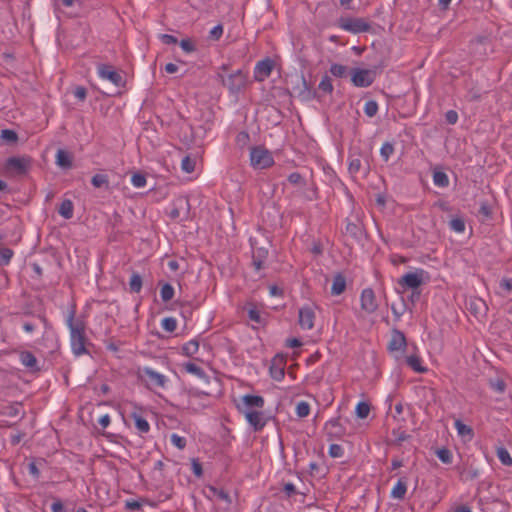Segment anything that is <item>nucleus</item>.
Wrapping results in <instances>:
<instances>
[{
    "label": "nucleus",
    "mask_w": 512,
    "mask_h": 512,
    "mask_svg": "<svg viewBox=\"0 0 512 512\" xmlns=\"http://www.w3.org/2000/svg\"><path fill=\"white\" fill-rule=\"evenodd\" d=\"M67 325L70 330V344L75 356L88 354L86 344L88 339L85 334V323L82 320L75 319V310L72 309L67 317Z\"/></svg>",
    "instance_id": "nucleus-1"
},
{
    "label": "nucleus",
    "mask_w": 512,
    "mask_h": 512,
    "mask_svg": "<svg viewBox=\"0 0 512 512\" xmlns=\"http://www.w3.org/2000/svg\"><path fill=\"white\" fill-rule=\"evenodd\" d=\"M252 249V265L256 271L265 267V261L269 254V241L261 234L250 237Z\"/></svg>",
    "instance_id": "nucleus-2"
},
{
    "label": "nucleus",
    "mask_w": 512,
    "mask_h": 512,
    "mask_svg": "<svg viewBox=\"0 0 512 512\" xmlns=\"http://www.w3.org/2000/svg\"><path fill=\"white\" fill-rule=\"evenodd\" d=\"M250 164L254 169H267L274 164V158L264 146H254L250 148Z\"/></svg>",
    "instance_id": "nucleus-3"
},
{
    "label": "nucleus",
    "mask_w": 512,
    "mask_h": 512,
    "mask_svg": "<svg viewBox=\"0 0 512 512\" xmlns=\"http://www.w3.org/2000/svg\"><path fill=\"white\" fill-rule=\"evenodd\" d=\"M138 378L150 390L156 388H164L167 383V378L163 374L153 370L150 367H143L138 370Z\"/></svg>",
    "instance_id": "nucleus-4"
},
{
    "label": "nucleus",
    "mask_w": 512,
    "mask_h": 512,
    "mask_svg": "<svg viewBox=\"0 0 512 512\" xmlns=\"http://www.w3.org/2000/svg\"><path fill=\"white\" fill-rule=\"evenodd\" d=\"M337 25L339 28L353 34L369 32L371 30L370 23L364 18L340 17Z\"/></svg>",
    "instance_id": "nucleus-5"
},
{
    "label": "nucleus",
    "mask_w": 512,
    "mask_h": 512,
    "mask_svg": "<svg viewBox=\"0 0 512 512\" xmlns=\"http://www.w3.org/2000/svg\"><path fill=\"white\" fill-rule=\"evenodd\" d=\"M222 84L228 88L231 94H238L247 84V74L242 70H237L234 73L225 77L219 74Z\"/></svg>",
    "instance_id": "nucleus-6"
},
{
    "label": "nucleus",
    "mask_w": 512,
    "mask_h": 512,
    "mask_svg": "<svg viewBox=\"0 0 512 512\" xmlns=\"http://www.w3.org/2000/svg\"><path fill=\"white\" fill-rule=\"evenodd\" d=\"M376 78V72L371 69L354 68L351 70V81L356 87H368Z\"/></svg>",
    "instance_id": "nucleus-7"
},
{
    "label": "nucleus",
    "mask_w": 512,
    "mask_h": 512,
    "mask_svg": "<svg viewBox=\"0 0 512 512\" xmlns=\"http://www.w3.org/2000/svg\"><path fill=\"white\" fill-rule=\"evenodd\" d=\"M31 167V158L28 156L10 157L6 160L5 168L17 175H24Z\"/></svg>",
    "instance_id": "nucleus-8"
},
{
    "label": "nucleus",
    "mask_w": 512,
    "mask_h": 512,
    "mask_svg": "<svg viewBox=\"0 0 512 512\" xmlns=\"http://www.w3.org/2000/svg\"><path fill=\"white\" fill-rule=\"evenodd\" d=\"M190 203L188 198L181 196L175 199L173 202V208L171 209L169 216L171 219L185 220L189 216Z\"/></svg>",
    "instance_id": "nucleus-9"
},
{
    "label": "nucleus",
    "mask_w": 512,
    "mask_h": 512,
    "mask_svg": "<svg viewBox=\"0 0 512 512\" xmlns=\"http://www.w3.org/2000/svg\"><path fill=\"white\" fill-rule=\"evenodd\" d=\"M98 75L102 79H106L117 87L124 85L123 77L109 64H100L97 67Z\"/></svg>",
    "instance_id": "nucleus-10"
},
{
    "label": "nucleus",
    "mask_w": 512,
    "mask_h": 512,
    "mask_svg": "<svg viewBox=\"0 0 512 512\" xmlns=\"http://www.w3.org/2000/svg\"><path fill=\"white\" fill-rule=\"evenodd\" d=\"M348 170L350 174L355 175L361 171L364 173L369 171V162L366 156L361 153H352L349 157V167Z\"/></svg>",
    "instance_id": "nucleus-11"
},
{
    "label": "nucleus",
    "mask_w": 512,
    "mask_h": 512,
    "mask_svg": "<svg viewBox=\"0 0 512 512\" xmlns=\"http://www.w3.org/2000/svg\"><path fill=\"white\" fill-rule=\"evenodd\" d=\"M360 301L361 309L368 314L374 313L379 307L375 293L371 288H366L362 291Z\"/></svg>",
    "instance_id": "nucleus-12"
},
{
    "label": "nucleus",
    "mask_w": 512,
    "mask_h": 512,
    "mask_svg": "<svg viewBox=\"0 0 512 512\" xmlns=\"http://www.w3.org/2000/svg\"><path fill=\"white\" fill-rule=\"evenodd\" d=\"M274 68V61L270 58H265L257 62L254 68V78L256 81H264L268 78Z\"/></svg>",
    "instance_id": "nucleus-13"
},
{
    "label": "nucleus",
    "mask_w": 512,
    "mask_h": 512,
    "mask_svg": "<svg viewBox=\"0 0 512 512\" xmlns=\"http://www.w3.org/2000/svg\"><path fill=\"white\" fill-rule=\"evenodd\" d=\"M423 273V270L406 273L399 279L398 284L403 288L417 289L423 283Z\"/></svg>",
    "instance_id": "nucleus-14"
},
{
    "label": "nucleus",
    "mask_w": 512,
    "mask_h": 512,
    "mask_svg": "<svg viewBox=\"0 0 512 512\" xmlns=\"http://www.w3.org/2000/svg\"><path fill=\"white\" fill-rule=\"evenodd\" d=\"M285 365V358L282 355H276L269 367L270 376L276 381L282 380L285 375Z\"/></svg>",
    "instance_id": "nucleus-15"
},
{
    "label": "nucleus",
    "mask_w": 512,
    "mask_h": 512,
    "mask_svg": "<svg viewBox=\"0 0 512 512\" xmlns=\"http://www.w3.org/2000/svg\"><path fill=\"white\" fill-rule=\"evenodd\" d=\"M315 312L312 307L304 306L299 310V325L302 329L311 330L314 326Z\"/></svg>",
    "instance_id": "nucleus-16"
},
{
    "label": "nucleus",
    "mask_w": 512,
    "mask_h": 512,
    "mask_svg": "<svg viewBox=\"0 0 512 512\" xmlns=\"http://www.w3.org/2000/svg\"><path fill=\"white\" fill-rule=\"evenodd\" d=\"M406 345H407V343H406L405 335L401 331L394 329L392 331L388 349L391 352L403 351L405 349Z\"/></svg>",
    "instance_id": "nucleus-17"
},
{
    "label": "nucleus",
    "mask_w": 512,
    "mask_h": 512,
    "mask_svg": "<svg viewBox=\"0 0 512 512\" xmlns=\"http://www.w3.org/2000/svg\"><path fill=\"white\" fill-rule=\"evenodd\" d=\"M246 420L253 427L254 431H260L264 428L266 421L262 412L250 410L244 412Z\"/></svg>",
    "instance_id": "nucleus-18"
},
{
    "label": "nucleus",
    "mask_w": 512,
    "mask_h": 512,
    "mask_svg": "<svg viewBox=\"0 0 512 512\" xmlns=\"http://www.w3.org/2000/svg\"><path fill=\"white\" fill-rule=\"evenodd\" d=\"M20 361L23 366L26 368L32 370V371H38L39 368L37 366V358L34 356L33 353L30 351H23L20 353Z\"/></svg>",
    "instance_id": "nucleus-19"
},
{
    "label": "nucleus",
    "mask_w": 512,
    "mask_h": 512,
    "mask_svg": "<svg viewBox=\"0 0 512 512\" xmlns=\"http://www.w3.org/2000/svg\"><path fill=\"white\" fill-rule=\"evenodd\" d=\"M345 289H346L345 277L341 273L336 274L333 278L331 294L332 295H340L345 291Z\"/></svg>",
    "instance_id": "nucleus-20"
},
{
    "label": "nucleus",
    "mask_w": 512,
    "mask_h": 512,
    "mask_svg": "<svg viewBox=\"0 0 512 512\" xmlns=\"http://www.w3.org/2000/svg\"><path fill=\"white\" fill-rule=\"evenodd\" d=\"M56 164L64 169L71 168L72 158L70 154L63 149H59L56 153Z\"/></svg>",
    "instance_id": "nucleus-21"
},
{
    "label": "nucleus",
    "mask_w": 512,
    "mask_h": 512,
    "mask_svg": "<svg viewBox=\"0 0 512 512\" xmlns=\"http://www.w3.org/2000/svg\"><path fill=\"white\" fill-rule=\"evenodd\" d=\"M243 403L248 407H256V408H263L264 407V398L258 395H244L242 397Z\"/></svg>",
    "instance_id": "nucleus-22"
},
{
    "label": "nucleus",
    "mask_w": 512,
    "mask_h": 512,
    "mask_svg": "<svg viewBox=\"0 0 512 512\" xmlns=\"http://www.w3.org/2000/svg\"><path fill=\"white\" fill-rule=\"evenodd\" d=\"M406 491H407L406 481L403 478H401L398 480L396 485L393 487V489L391 491V496L394 499L402 500L405 497Z\"/></svg>",
    "instance_id": "nucleus-23"
},
{
    "label": "nucleus",
    "mask_w": 512,
    "mask_h": 512,
    "mask_svg": "<svg viewBox=\"0 0 512 512\" xmlns=\"http://www.w3.org/2000/svg\"><path fill=\"white\" fill-rule=\"evenodd\" d=\"M74 205L69 199L62 201L59 207V214L65 219H71L73 217Z\"/></svg>",
    "instance_id": "nucleus-24"
},
{
    "label": "nucleus",
    "mask_w": 512,
    "mask_h": 512,
    "mask_svg": "<svg viewBox=\"0 0 512 512\" xmlns=\"http://www.w3.org/2000/svg\"><path fill=\"white\" fill-rule=\"evenodd\" d=\"M407 365L412 368L417 373H424L427 371V368L422 366L421 359L417 355H410L406 357Z\"/></svg>",
    "instance_id": "nucleus-25"
},
{
    "label": "nucleus",
    "mask_w": 512,
    "mask_h": 512,
    "mask_svg": "<svg viewBox=\"0 0 512 512\" xmlns=\"http://www.w3.org/2000/svg\"><path fill=\"white\" fill-rule=\"evenodd\" d=\"M129 289L133 293H139L142 289V277L139 273L133 272L130 281H129Z\"/></svg>",
    "instance_id": "nucleus-26"
},
{
    "label": "nucleus",
    "mask_w": 512,
    "mask_h": 512,
    "mask_svg": "<svg viewBox=\"0 0 512 512\" xmlns=\"http://www.w3.org/2000/svg\"><path fill=\"white\" fill-rule=\"evenodd\" d=\"M327 427H329L331 429L330 433L337 436V437H341L342 435H344V428L342 427L341 423H340V418H334V419H331L327 422Z\"/></svg>",
    "instance_id": "nucleus-27"
},
{
    "label": "nucleus",
    "mask_w": 512,
    "mask_h": 512,
    "mask_svg": "<svg viewBox=\"0 0 512 512\" xmlns=\"http://www.w3.org/2000/svg\"><path fill=\"white\" fill-rule=\"evenodd\" d=\"M91 183L95 188H101L105 187L106 189L109 188V178L106 174H95L92 179Z\"/></svg>",
    "instance_id": "nucleus-28"
},
{
    "label": "nucleus",
    "mask_w": 512,
    "mask_h": 512,
    "mask_svg": "<svg viewBox=\"0 0 512 512\" xmlns=\"http://www.w3.org/2000/svg\"><path fill=\"white\" fill-rule=\"evenodd\" d=\"M132 417L135 421V426L140 433H147L149 431L150 425L146 419L136 413H133Z\"/></svg>",
    "instance_id": "nucleus-29"
},
{
    "label": "nucleus",
    "mask_w": 512,
    "mask_h": 512,
    "mask_svg": "<svg viewBox=\"0 0 512 512\" xmlns=\"http://www.w3.org/2000/svg\"><path fill=\"white\" fill-rule=\"evenodd\" d=\"M433 182L438 187H447L449 185V178L445 172L435 171L433 174Z\"/></svg>",
    "instance_id": "nucleus-30"
},
{
    "label": "nucleus",
    "mask_w": 512,
    "mask_h": 512,
    "mask_svg": "<svg viewBox=\"0 0 512 512\" xmlns=\"http://www.w3.org/2000/svg\"><path fill=\"white\" fill-rule=\"evenodd\" d=\"M184 369L190 373V374H193L199 378H205L206 377V373L205 371L198 365H196L195 363H192V362H188V363H185L184 364Z\"/></svg>",
    "instance_id": "nucleus-31"
},
{
    "label": "nucleus",
    "mask_w": 512,
    "mask_h": 512,
    "mask_svg": "<svg viewBox=\"0 0 512 512\" xmlns=\"http://www.w3.org/2000/svg\"><path fill=\"white\" fill-rule=\"evenodd\" d=\"M497 457L501 461V463L505 466H511L512 465V457L508 450L504 447H498L497 448Z\"/></svg>",
    "instance_id": "nucleus-32"
},
{
    "label": "nucleus",
    "mask_w": 512,
    "mask_h": 512,
    "mask_svg": "<svg viewBox=\"0 0 512 512\" xmlns=\"http://www.w3.org/2000/svg\"><path fill=\"white\" fill-rule=\"evenodd\" d=\"M198 349L199 343L197 340H191L182 347L183 354L189 357L197 353Z\"/></svg>",
    "instance_id": "nucleus-33"
},
{
    "label": "nucleus",
    "mask_w": 512,
    "mask_h": 512,
    "mask_svg": "<svg viewBox=\"0 0 512 512\" xmlns=\"http://www.w3.org/2000/svg\"><path fill=\"white\" fill-rule=\"evenodd\" d=\"M160 296L163 302L170 301L174 296V288L166 283L161 287Z\"/></svg>",
    "instance_id": "nucleus-34"
},
{
    "label": "nucleus",
    "mask_w": 512,
    "mask_h": 512,
    "mask_svg": "<svg viewBox=\"0 0 512 512\" xmlns=\"http://www.w3.org/2000/svg\"><path fill=\"white\" fill-rule=\"evenodd\" d=\"M370 413V405L367 402H359L356 406V415L360 419H365Z\"/></svg>",
    "instance_id": "nucleus-35"
},
{
    "label": "nucleus",
    "mask_w": 512,
    "mask_h": 512,
    "mask_svg": "<svg viewBox=\"0 0 512 512\" xmlns=\"http://www.w3.org/2000/svg\"><path fill=\"white\" fill-rule=\"evenodd\" d=\"M330 73L335 77H345L348 71V68L342 64H332L330 67Z\"/></svg>",
    "instance_id": "nucleus-36"
},
{
    "label": "nucleus",
    "mask_w": 512,
    "mask_h": 512,
    "mask_svg": "<svg viewBox=\"0 0 512 512\" xmlns=\"http://www.w3.org/2000/svg\"><path fill=\"white\" fill-rule=\"evenodd\" d=\"M455 428L461 436H473L472 428L464 424L461 420L455 421Z\"/></svg>",
    "instance_id": "nucleus-37"
},
{
    "label": "nucleus",
    "mask_w": 512,
    "mask_h": 512,
    "mask_svg": "<svg viewBox=\"0 0 512 512\" xmlns=\"http://www.w3.org/2000/svg\"><path fill=\"white\" fill-rule=\"evenodd\" d=\"M196 161L195 159L185 156L181 162V168L186 173H192L195 170Z\"/></svg>",
    "instance_id": "nucleus-38"
},
{
    "label": "nucleus",
    "mask_w": 512,
    "mask_h": 512,
    "mask_svg": "<svg viewBox=\"0 0 512 512\" xmlns=\"http://www.w3.org/2000/svg\"><path fill=\"white\" fill-rule=\"evenodd\" d=\"M13 254L14 253L10 248H0V266L8 265Z\"/></svg>",
    "instance_id": "nucleus-39"
},
{
    "label": "nucleus",
    "mask_w": 512,
    "mask_h": 512,
    "mask_svg": "<svg viewBox=\"0 0 512 512\" xmlns=\"http://www.w3.org/2000/svg\"><path fill=\"white\" fill-rule=\"evenodd\" d=\"M364 112L368 117H374L378 112V103L375 100H369L364 105Z\"/></svg>",
    "instance_id": "nucleus-40"
},
{
    "label": "nucleus",
    "mask_w": 512,
    "mask_h": 512,
    "mask_svg": "<svg viewBox=\"0 0 512 512\" xmlns=\"http://www.w3.org/2000/svg\"><path fill=\"white\" fill-rule=\"evenodd\" d=\"M319 90L330 94L333 92V84L329 76L325 75L318 85Z\"/></svg>",
    "instance_id": "nucleus-41"
},
{
    "label": "nucleus",
    "mask_w": 512,
    "mask_h": 512,
    "mask_svg": "<svg viewBox=\"0 0 512 512\" xmlns=\"http://www.w3.org/2000/svg\"><path fill=\"white\" fill-rule=\"evenodd\" d=\"M449 226L457 233H463L465 231V222L462 218H453L449 222Z\"/></svg>",
    "instance_id": "nucleus-42"
},
{
    "label": "nucleus",
    "mask_w": 512,
    "mask_h": 512,
    "mask_svg": "<svg viewBox=\"0 0 512 512\" xmlns=\"http://www.w3.org/2000/svg\"><path fill=\"white\" fill-rule=\"evenodd\" d=\"M0 138L8 143H15L18 140V135L13 130L4 129L1 131Z\"/></svg>",
    "instance_id": "nucleus-43"
},
{
    "label": "nucleus",
    "mask_w": 512,
    "mask_h": 512,
    "mask_svg": "<svg viewBox=\"0 0 512 512\" xmlns=\"http://www.w3.org/2000/svg\"><path fill=\"white\" fill-rule=\"evenodd\" d=\"M436 455L445 464H450L452 462V454L447 448L438 449L436 451Z\"/></svg>",
    "instance_id": "nucleus-44"
},
{
    "label": "nucleus",
    "mask_w": 512,
    "mask_h": 512,
    "mask_svg": "<svg viewBox=\"0 0 512 512\" xmlns=\"http://www.w3.org/2000/svg\"><path fill=\"white\" fill-rule=\"evenodd\" d=\"M310 413V406L307 402L301 401L296 406V414L298 417L303 418L308 416Z\"/></svg>",
    "instance_id": "nucleus-45"
},
{
    "label": "nucleus",
    "mask_w": 512,
    "mask_h": 512,
    "mask_svg": "<svg viewBox=\"0 0 512 512\" xmlns=\"http://www.w3.org/2000/svg\"><path fill=\"white\" fill-rule=\"evenodd\" d=\"M393 152L394 147L389 142H385L380 149V155L384 159V161H388Z\"/></svg>",
    "instance_id": "nucleus-46"
},
{
    "label": "nucleus",
    "mask_w": 512,
    "mask_h": 512,
    "mask_svg": "<svg viewBox=\"0 0 512 512\" xmlns=\"http://www.w3.org/2000/svg\"><path fill=\"white\" fill-rule=\"evenodd\" d=\"M164 330L167 332H174L177 328V321L172 317H167L162 320L161 323Z\"/></svg>",
    "instance_id": "nucleus-47"
},
{
    "label": "nucleus",
    "mask_w": 512,
    "mask_h": 512,
    "mask_svg": "<svg viewBox=\"0 0 512 512\" xmlns=\"http://www.w3.org/2000/svg\"><path fill=\"white\" fill-rule=\"evenodd\" d=\"M171 443L180 450L186 447V439L176 433H173L170 437Z\"/></svg>",
    "instance_id": "nucleus-48"
},
{
    "label": "nucleus",
    "mask_w": 512,
    "mask_h": 512,
    "mask_svg": "<svg viewBox=\"0 0 512 512\" xmlns=\"http://www.w3.org/2000/svg\"><path fill=\"white\" fill-rule=\"evenodd\" d=\"M131 182L134 187L141 188L146 185V177L141 173H135L131 178Z\"/></svg>",
    "instance_id": "nucleus-49"
},
{
    "label": "nucleus",
    "mask_w": 512,
    "mask_h": 512,
    "mask_svg": "<svg viewBox=\"0 0 512 512\" xmlns=\"http://www.w3.org/2000/svg\"><path fill=\"white\" fill-rule=\"evenodd\" d=\"M346 233L353 236V237H358L359 234L361 233V228L358 224L356 223H353V222H348L347 225H346Z\"/></svg>",
    "instance_id": "nucleus-50"
},
{
    "label": "nucleus",
    "mask_w": 512,
    "mask_h": 512,
    "mask_svg": "<svg viewBox=\"0 0 512 512\" xmlns=\"http://www.w3.org/2000/svg\"><path fill=\"white\" fill-rule=\"evenodd\" d=\"M210 490L213 492L214 496H217L219 499L231 504V498L229 494L223 489H217L215 487H210Z\"/></svg>",
    "instance_id": "nucleus-51"
},
{
    "label": "nucleus",
    "mask_w": 512,
    "mask_h": 512,
    "mask_svg": "<svg viewBox=\"0 0 512 512\" xmlns=\"http://www.w3.org/2000/svg\"><path fill=\"white\" fill-rule=\"evenodd\" d=\"M288 181L293 185H305L302 175L298 172H293L288 176Z\"/></svg>",
    "instance_id": "nucleus-52"
},
{
    "label": "nucleus",
    "mask_w": 512,
    "mask_h": 512,
    "mask_svg": "<svg viewBox=\"0 0 512 512\" xmlns=\"http://www.w3.org/2000/svg\"><path fill=\"white\" fill-rule=\"evenodd\" d=\"M248 317L253 322H256L258 324L263 323V319L261 317V314H260L259 310H257L256 308H250L248 310Z\"/></svg>",
    "instance_id": "nucleus-53"
},
{
    "label": "nucleus",
    "mask_w": 512,
    "mask_h": 512,
    "mask_svg": "<svg viewBox=\"0 0 512 512\" xmlns=\"http://www.w3.org/2000/svg\"><path fill=\"white\" fill-rule=\"evenodd\" d=\"M180 47L185 51L186 53H191L196 50V47L194 43L190 39H183L180 41Z\"/></svg>",
    "instance_id": "nucleus-54"
},
{
    "label": "nucleus",
    "mask_w": 512,
    "mask_h": 512,
    "mask_svg": "<svg viewBox=\"0 0 512 512\" xmlns=\"http://www.w3.org/2000/svg\"><path fill=\"white\" fill-rule=\"evenodd\" d=\"M329 455L332 458H339L343 455V448L338 444H332L329 447Z\"/></svg>",
    "instance_id": "nucleus-55"
},
{
    "label": "nucleus",
    "mask_w": 512,
    "mask_h": 512,
    "mask_svg": "<svg viewBox=\"0 0 512 512\" xmlns=\"http://www.w3.org/2000/svg\"><path fill=\"white\" fill-rule=\"evenodd\" d=\"M192 465V471L197 477H201L203 475V469L201 463L198 461V459L193 458L191 460Z\"/></svg>",
    "instance_id": "nucleus-56"
},
{
    "label": "nucleus",
    "mask_w": 512,
    "mask_h": 512,
    "mask_svg": "<svg viewBox=\"0 0 512 512\" xmlns=\"http://www.w3.org/2000/svg\"><path fill=\"white\" fill-rule=\"evenodd\" d=\"M28 473L33 476V478L38 479L40 477V470L37 467V464L32 461L27 465Z\"/></svg>",
    "instance_id": "nucleus-57"
},
{
    "label": "nucleus",
    "mask_w": 512,
    "mask_h": 512,
    "mask_svg": "<svg viewBox=\"0 0 512 512\" xmlns=\"http://www.w3.org/2000/svg\"><path fill=\"white\" fill-rule=\"evenodd\" d=\"M142 507V504L137 500H127L125 502V508L130 511H138Z\"/></svg>",
    "instance_id": "nucleus-58"
},
{
    "label": "nucleus",
    "mask_w": 512,
    "mask_h": 512,
    "mask_svg": "<svg viewBox=\"0 0 512 512\" xmlns=\"http://www.w3.org/2000/svg\"><path fill=\"white\" fill-rule=\"evenodd\" d=\"M57 9L72 7L76 0H53Z\"/></svg>",
    "instance_id": "nucleus-59"
},
{
    "label": "nucleus",
    "mask_w": 512,
    "mask_h": 512,
    "mask_svg": "<svg viewBox=\"0 0 512 512\" xmlns=\"http://www.w3.org/2000/svg\"><path fill=\"white\" fill-rule=\"evenodd\" d=\"M74 96L79 99L80 101H84L87 96V90L83 86H78L74 90Z\"/></svg>",
    "instance_id": "nucleus-60"
},
{
    "label": "nucleus",
    "mask_w": 512,
    "mask_h": 512,
    "mask_svg": "<svg viewBox=\"0 0 512 512\" xmlns=\"http://www.w3.org/2000/svg\"><path fill=\"white\" fill-rule=\"evenodd\" d=\"M223 34L222 25H217L210 31V38L213 40H218Z\"/></svg>",
    "instance_id": "nucleus-61"
},
{
    "label": "nucleus",
    "mask_w": 512,
    "mask_h": 512,
    "mask_svg": "<svg viewBox=\"0 0 512 512\" xmlns=\"http://www.w3.org/2000/svg\"><path fill=\"white\" fill-rule=\"evenodd\" d=\"M445 119L449 124H455L458 121V114L454 110H449L445 114Z\"/></svg>",
    "instance_id": "nucleus-62"
},
{
    "label": "nucleus",
    "mask_w": 512,
    "mask_h": 512,
    "mask_svg": "<svg viewBox=\"0 0 512 512\" xmlns=\"http://www.w3.org/2000/svg\"><path fill=\"white\" fill-rule=\"evenodd\" d=\"M160 39L162 40V42L164 44H167V45L176 44L178 42L177 38L170 34H161Z\"/></svg>",
    "instance_id": "nucleus-63"
},
{
    "label": "nucleus",
    "mask_w": 512,
    "mask_h": 512,
    "mask_svg": "<svg viewBox=\"0 0 512 512\" xmlns=\"http://www.w3.org/2000/svg\"><path fill=\"white\" fill-rule=\"evenodd\" d=\"M500 287L509 293L512 292V280L508 278L501 279Z\"/></svg>",
    "instance_id": "nucleus-64"
}]
</instances>
